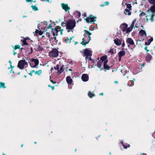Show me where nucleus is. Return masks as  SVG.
Masks as SVG:
<instances>
[{"instance_id":"nucleus-3","label":"nucleus","mask_w":155,"mask_h":155,"mask_svg":"<svg viewBox=\"0 0 155 155\" xmlns=\"http://www.w3.org/2000/svg\"><path fill=\"white\" fill-rule=\"evenodd\" d=\"M84 54L85 56V59L92 61L91 56L92 55V52L88 49L86 48L84 50Z\"/></svg>"},{"instance_id":"nucleus-19","label":"nucleus","mask_w":155,"mask_h":155,"mask_svg":"<svg viewBox=\"0 0 155 155\" xmlns=\"http://www.w3.org/2000/svg\"><path fill=\"white\" fill-rule=\"evenodd\" d=\"M124 13L126 15H130L131 14V12H130V10L128 9H125Z\"/></svg>"},{"instance_id":"nucleus-23","label":"nucleus","mask_w":155,"mask_h":155,"mask_svg":"<svg viewBox=\"0 0 155 155\" xmlns=\"http://www.w3.org/2000/svg\"><path fill=\"white\" fill-rule=\"evenodd\" d=\"M107 57L105 56H103L101 58V60L100 61H101L103 63L105 61H107L106 59Z\"/></svg>"},{"instance_id":"nucleus-35","label":"nucleus","mask_w":155,"mask_h":155,"mask_svg":"<svg viewBox=\"0 0 155 155\" xmlns=\"http://www.w3.org/2000/svg\"><path fill=\"white\" fill-rule=\"evenodd\" d=\"M134 85V82H132V81H130L128 84V86H133Z\"/></svg>"},{"instance_id":"nucleus-42","label":"nucleus","mask_w":155,"mask_h":155,"mask_svg":"<svg viewBox=\"0 0 155 155\" xmlns=\"http://www.w3.org/2000/svg\"><path fill=\"white\" fill-rule=\"evenodd\" d=\"M46 27L47 29H49L50 28H51L52 27V26H51V24H49Z\"/></svg>"},{"instance_id":"nucleus-40","label":"nucleus","mask_w":155,"mask_h":155,"mask_svg":"<svg viewBox=\"0 0 155 155\" xmlns=\"http://www.w3.org/2000/svg\"><path fill=\"white\" fill-rule=\"evenodd\" d=\"M145 15V13L144 12H142L140 14L139 16H144Z\"/></svg>"},{"instance_id":"nucleus-2","label":"nucleus","mask_w":155,"mask_h":155,"mask_svg":"<svg viewBox=\"0 0 155 155\" xmlns=\"http://www.w3.org/2000/svg\"><path fill=\"white\" fill-rule=\"evenodd\" d=\"M76 25V21L72 19L68 20L66 24V29L68 32H70L74 29Z\"/></svg>"},{"instance_id":"nucleus-25","label":"nucleus","mask_w":155,"mask_h":155,"mask_svg":"<svg viewBox=\"0 0 155 155\" xmlns=\"http://www.w3.org/2000/svg\"><path fill=\"white\" fill-rule=\"evenodd\" d=\"M88 95L90 97L92 98L94 96V94L93 93L89 91L88 93Z\"/></svg>"},{"instance_id":"nucleus-51","label":"nucleus","mask_w":155,"mask_h":155,"mask_svg":"<svg viewBox=\"0 0 155 155\" xmlns=\"http://www.w3.org/2000/svg\"><path fill=\"white\" fill-rule=\"evenodd\" d=\"M44 1H46L48 2H51V0H44Z\"/></svg>"},{"instance_id":"nucleus-7","label":"nucleus","mask_w":155,"mask_h":155,"mask_svg":"<svg viewBox=\"0 0 155 155\" xmlns=\"http://www.w3.org/2000/svg\"><path fill=\"white\" fill-rule=\"evenodd\" d=\"M114 41L116 45L117 46H120L121 44L122 39L120 37H115L114 39Z\"/></svg>"},{"instance_id":"nucleus-15","label":"nucleus","mask_w":155,"mask_h":155,"mask_svg":"<svg viewBox=\"0 0 155 155\" xmlns=\"http://www.w3.org/2000/svg\"><path fill=\"white\" fill-rule=\"evenodd\" d=\"M103 64V63L102 62H101V61H99L97 62V66L98 68L100 69V70H103V68H101V67Z\"/></svg>"},{"instance_id":"nucleus-13","label":"nucleus","mask_w":155,"mask_h":155,"mask_svg":"<svg viewBox=\"0 0 155 155\" xmlns=\"http://www.w3.org/2000/svg\"><path fill=\"white\" fill-rule=\"evenodd\" d=\"M130 45H133L134 43L133 40L130 38H128L126 41Z\"/></svg>"},{"instance_id":"nucleus-63","label":"nucleus","mask_w":155,"mask_h":155,"mask_svg":"<svg viewBox=\"0 0 155 155\" xmlns=\"http://www.w3.org/2000/svg\"><path fill=\"white\" fill-rule=\"evenodd\" d=\"M34 72H35V71H34V70H33V71H31V73H34Z\"/></svg>"},{"instance_id":"nucleus-8","label":"nucleus","mask_w":155,"mask_h":155,"mask_svg":"<svg viewBox=\"0 0 155 155\" xmlns=\"http://www.w3.org/2000/svg\"><path fill=\"white\" fill-rule=\"evenodd\" d=\"M61 6L62 9L66 12H69V10L70 9V8L69 6H68V4H66L64 3H62L61 4Z\"/></svg>"},{"instance_id":"nucleus-16","label":"nucleus","mask_w":155,"mask_h":155,"mask_svg":"<svg viewBox=\"0 0 155 155\" xmlns=\"http://www.w3.org/2000/svg\"><path fill=\"white\" fill-rule=\"evenodd\" d=\"M66 81L69 84H71L72 83V80L70 76H68L66 77Z\"/></svg>"},{"instance_id":"nucleus-5","label":"nucleus","mask_w":155,"mask_h":155,"mask_svg":"<svg viewBox=\"0 0 155 155\" xmlns=\"http://www.w3.org/2000/svg\"><path fill=\"white\" fill-rule=\"evenodd\" d=\"M26 65H28L27 63L25 60H22L18 62V67L20 69L22 70L24 69V66Z\"/></svg>"},{"instance_id":"nucleus-6","label":"nucleus","mask_w":155,"mask_h":155,"mask_svg":"<svg viewBox=\"0 0 155 155\" xmlns=\"http://www.w3.org/2000/svg\"><path fill=\"white\" fill-rule=\"evenodd\" d=\"M31 63H30L31 66L33 68H35L39 64V61L38 59H32L31 60Z\"/></svg>"},{"instance_id":"nucleus-54","label":"nucleus","mask_w":155,"mask_h":155,"mask_svg":"<svg viewBox=\"0 0 155 155\" xmlns=\"http://www.w3.org/2000/svg\"><path fill=\"white\" fill-rule=\"evenodd\" d=\"M63 30L62 29H61V31L60 33H61V35H62V31H63Z\"/></svg>"},{"instance_id":"nucleus-61","label":"nucleus","mask_w":155,"mask_h":155,"mask_svg":"<svg viewBox=\"0 0 155 155\" xmlns=\"http://www.w3.org/2000/svg\"><path fill=\"white\" fill-rule=\"evenodd\" d=\"M104 5H100V6H102V7H103V6H104Z\"/></svg>"},{"instance_id":"nucleus-31","label":"nucleus","mask_w":155,"mask_h":155,"mask_svg":"<svg viewBox=\"0 0 155 155\" xmlns=\"http://www.w3.org/2000/svg\"><path fill=\"white\" fill-rule=\"evenodd\" d=\"M63 66H62L60 68V69L58 71V72L59 74H61L64 71V70L63 69Z\"/></svg>"},{"instance_id":"nucleus-53","label":"nucleus","mask_w":155,"mask_h":155,"mask_svg":"<svg viewBox=\"0 0 155 155\" xmlns=\"http://www.w3.org/2000/svg\"><path fill=\"white\" fill-rule=\"evenodd\" d=\"M51 81L52 82L53 84H55L56 82L52 80H51Z\"/></svg>"},{"instance_id":"nucleus-1","label":"nucleus","mask_w":155,"mask_h":155,"mask_svg":"<svg viewBox=\"0 0 155 155\" xmlns=\"http://www.w3.org/2000/svg\"><path fill=\"white\" fill-rule=\"evenodd\" d=\"M84 37L83 38L81 44L83 45H86L91 40V38L90 35H91V34L86 30H84Z\"/></svg>"},{"instance_id":"nucleus-30","label":"nucleus","mask_w":155,"mask_h":155,"mask_svg":"<svg viewBox=\"0 0 155 155\" xmlns=\"http://www.w3.org/2000/svg\"><path fill=\"white\" fill-rule=\"evenodd\" d=\"M136 21V19H134L133 21H132V24L130 26L131 27H132V28H133V27L134 26V24L135 23Z\"/></svg>"},{"instance_id":"nucleus-4","label":"nucleus","mask_w":155,"mask_h":155,"mask_svg":"<svg viewBox=\"0 0 155 155\" xmlns=\"http://www.w3.org/2000/svg\"><path fill=\"white\" fill-rule=\"evenodd\" d=\"M58 55V51L56 48H54L51 51L49 54L50 57L55 58L57 57Z\"/></svg>"},{"instance_id":"nucleus-28","label":"nucleus","mask_w":155,"mask_h":155,"mask_svg":"<svg viewBox=\"0 0 155 155\" xmlns=\"http://www.w3.org/2000/svg\"><path fill=\"white\" fill-rule=\"evenodd\" d=\"M31 7L35 11H38V8L35 5H32Z\"/></svg>"},{"instance_id":"nucleus-44","label":"nucleus","mask_w":155,"mask_h":155,"mask_svg":"<svg viewBox=\"0 0 155 155\" xmlns=\"http://www.w3.org/2000/svg\"><path fill=\"white\" fill-rule=\"evenodd\" d=\"M109 2H107V1H106V2H105L104 3V5H109Z\"/></svg>"},{"instance_id":"nucleus-34","label":"nucleus","mask_w":155,"mask_h":155,"mask_svg":"<svg viewBox=\"0 0 155 155\" xmlns=\"http://www.w3.org/2000/svg\"><path fill=\"white\" fill-rule=\"evenodd\" d=\"M22 43L23 44V45H28L27 43L26 42V39H24L23 40Z\"/></svg>"},{"instance_id":"nucleus-56","label":"nucleus","mask_w":155,"mask_h":155,"mask_svg":"<svg viewBox=\"0 0 155 155\" xmlns=\"http://www.w3.org/2000/svg\"><path fill=\"white\" fill-rule=\"evenodd\" d=\"M119 61H120L121 60V56H119Z\"/></svg>"},{"instance_id":"nucleus-29","label":"nucleus","mask_w":155,"mask_h":155,"mask_svg":"<svg viewBox=\"0 0 155 155\" xmlns=\"http://www.w3.org/2000/svg\"><path fill=\"white\" fill-rule=\"evenodd\" d=\"M0 87H3L4 88H6V87L5 86V83L2 82H0Z\"/></svg>"},{"instance_id":"nucleus-39","label":"nucleus","mask_w":155,"mask_h":155,"mask_svg":"<svg viewBox=\"0 0 155 155\" xmlns=\"http://www.w3.org/2000/svg\"><path fill=\"white\" fill-rule=\"evenodd\" d=\"M149 2L151 4H154L155 5V0H149Z\"/></svg>"},{"instance_id":"nucleus-33","label":"nucleus","mask_w":155,"mask_h":155,"mask_svg":"<svg viewBox=\"0 0 155 155\" xmlns=\"http://www.w3.org/2000/svg\"><path fill=\"white\" fill-rule=\"evenodd\" d=\"M20 46L19 45H16L14 49L15 50L18 48L20 49H23V48H20Z\"/></svg>"},{"instance_id":"nucleus-52","label":"nucleus","mask_w":155,"mask_h":155,"mask_svg":"<svg viewBox=\"0 0 155 155\" xmlns=\"http://www.w3.org/2000/svg\"><path fill=\"white\" fill-rule=\"evenodd\" d=\"M109 52L111 53L112 54L113 53V50H110L109 51Z\"/></svg>"},{"instance_id":"nucleus-20","label":"nucleus","mask_w":155,"mask_h":155,"mask_svg":"<svg viewBox=\"0 0 155 155\" xmlns=\"http://www.w3.org/2000/svg\"><path fill=\"white\" fill-rule=\"evenodd\" d=\"M125 54V52L124 51H120L118 53L119 56H121V57L123 56Z\"/></svg>"},{"instance_id":"nucleus-57","label":"nucleus","mask_w":155,"mask_h":155,"mask_svg":"<svg viewBox=\"0 0 155 155\" xmlns=\"http://www.w3.org/2000/svg\"><path fill=\"white\" fill-rule=\"evenodd\" d=\"M51 88L53 90L54 89V87L53 86H51Z\"/></svg>"},{"instance_id":"nucleus-48","label":"nucleus","mask_w":155,"mask_h":155,"mask_svg":"<svg viewBox=\"0 0 155 155\" xmlns=\"http://www.w3.org/2000/svg\"><path fill=\"white\" fill-rule=\"evenodd\" d=\"M125 46V43L124 42H123L122 43V47H124Z\"/></svg>"},{"instance_id":"nucleus-18","label":"nucleus","mask_w":155,"mask_h":155,"mask_svg":"<svg viewBox=\"0 0 155 155\" xmlns=\"http://www.w3.org/2000/svg\"><path fill=\"white\" fill-rule=\"evenodd\" d=\"M121 143L124 149H127V147H130V145L129 144L127 143H124L123 141L121 142Z\"/></svg>"},{"instance_id":"nucleus-58","label":"nucleus","mask_w":155,"mask_h":155,"mask_svg":"<svg viewBox=\"0 0 155 155\" xmlns=\"http://www.w3.org/2000/svg\"><path fill=\"white\" fill-rule=\"evenodd\" d=\"M39 27H40V25L38 24V29H39Z\"/></svg>"},{"instance_id":"nucleus-41","label":"nucleus","mask_w":155,"mask_h":155,"mask_svg":"<svg viewBox=\"0 0 155 155\" xmlns=\"http://www.w3.org/2000/svg\"><path fill=\"white\" fill-rule=\"evenodd\" d=\"M54 68L57 70H58L59 69V65L58 64H57L56 67H54Z\"/></svg>"},{"instance_id":"nucleus-22","label":"nucleus","mask_w":155,"mask_h":155,"mask_svg":"<svg viewBox=\"0 0 155 155\" xmlns=\"http://www.w3.org/2000/svg\"><path fill=\"white\" fill-rule=\"evenodd\" d=\"M153 6H151L150 8V10L153 13L155 12V5L154 4H153Z\"/></svg>"},{"instance_id":"nucleus-21","label":"nucleus","mask_w":155,"mask_h":155,"mask_svg":"<svg viewBox=\"0 0 155 155\" xmlns=\"http://www.w3.org/2000/svg\"><path fill=\"white\" fill-rule=\"evenodd\" d=\"M133 28L131 27V26H130L128 28H127L126 29V31H125L126 33H128L131 31Z\"/></svg>"},{"instance_id":"nucleus-12","label":"nucleus","mask_w":155,"mask_h":155,"mask_svg":"<svg viewBox=\"0 0 155 155\" xmlns=\"http://www.w3.org/2000/svg\"><path fill=\"white\" fill-rule=\"evenodd\" d=\"M127 26L128 25L127 24L125 23H123L120 25V27L121 29H122V31H126V28L127 27Z\"/></svg>"},{"instance_id":"nucleus-38","label":"nucleus","mask_w":155,"mask_h":155,"mask_svg":"<svg viewBox=\"0 0 155 155\" xmlns=\"http://www.w3.org/2000/svg\"><path fill=\"white\" fill-rule=\"evenodd\" d=\"M155 15V14L154 13H153V14L150 17V20L152 22L153 21V17Z\"/></svg>"},{"instance_id":"nucleus-55","label":"nucleus","mask_w":155,"mask_h":155,"mask_svg":"<svg viewBox=\"0 0 155 155\" xmlns=\"http://www.w3.org/2000/svg\"><path fill=\"white\" fill-rule=\"evenodd\" d=\"M14 55H15L16 54H17V53L16 52H15V51L14 50Z\"/></svg>"},{"instance_id":"nucleus-45","label":"nucleus","mask_w":155,"mask_h":155,"mask_svg":"<svg viewBox=\"0 0 155 155\" xmlns=\"http://www.w3.org/2000/svg\"><path fill=\"white\" fill-rule=\"evenodd\" d=\"M39 31L38 30L36 29L35 31V34L36 35L38 34Z\"/></svg>"},{"instance_id":"nucleus-26","label":"nucleus","mask_w":155,"mask_h":155,"mask_svg":"<svg viewBox=\"0 0 155 155\" xmlns=\"http://www.w3.org/2000/svg\"><path fill=\"white\" fill-rule=\"evenodd\" d=\"M75 16L78 17H79L81 16V13L80 12L78 11H76L75 12Z\"/></svg>"},{"instance_id":"nucleus-27","label":"nucleus","mask_w":155,"mask_h":155,"mask_svg":"<svg viewBox=\"0 0 155 155\" xmlns=\"http://www.w3.org/2000/svg\"><path fill=\"white\" fill-rule=\"evenodd\" d=\"M151 57L150 55H147L146 57V60L147 61H149L151 59Z\"/></svg>"},{"instance_id":"nucleus-62","label":"nucleus","mask_w":155,"mask_h":155,"mask_svg":"<svg viewBox=\"0 0 155 155\" xmlns=\"http://www.w3.org/2000/svg\"><path fill=\"white\" fill-rule=\"evenodd\" d=\"M27 2H30L31 1V0H26Z\"/></svg>"},{"instance_id":"nucleus-10","label":"nucleus","mask_w":155,"mask_h":155,"mask_svg":"<svg viewBox=\"0 0 155 155\" xmlns=\"http://www.w3.org/2000/svg\"><path fill=\"white\" fill-rule=\"evenodd\" d=\"M60 28V27L56 26L54 29H52V32L54 36L58 35V33L59 31Z\"/></svg>"},{"instance_id":"nucleus-43","label":"nucleus","mask_w":155,"mask_h":155,"mask_svg":"<svg viewBox=\"0 0 155 155\" xmlns=\"http://www.w3.org/2000/svg\"><path fill=\"white\" fill-rule=\"evenodd\" d=\"M46 35L47 36H48V38H50V34L49 32H46Z\"/></svg>"},{"instance_id":"nucleus-9","label":"nucleus","mask_w":155,"mask_h":155,"mask_svg":"<svg viewBox=\"0 0 155 155\" xmlns=\"http://www.w3.org/2000/svg\"><path fill=\"white\" fill-rule=\"evenodd\" d=\"M97 18L96 17H94L92 15L90 16L89 17H87L85 19L86 20V21L87 23H89L90 22H94L96 21Z\"/></svg>"},{"instance_id":"nucleus-46","label":"nucleus","mask_w":155,"mask_h":155,"mask_svg":"<svg viewBox=\"0 0 155 155\" xmlns=\"http://www.w3.org/2000/svg\"><path fill=\"white\" fill-rule=\"evenodd\" d=\"M43 24L44 25H48V23L46 21L44 22Z\"/></svg>"},{"instance_id":"nucleus-17","label":"nucleus","mask_w":155,"mask_h":155,"mask_svg":"<svg viewBox=\"0 0 155 155\" xmlns=\"http://www.w3.org/2000/svg\"><path fill=\"white\" fill-rule=\"evenodd\" d=\"M139 35L142 36H143V35H145V36H146V33L145 31L143 30H141L139 32Z\"/></svg>"},{"instance_id":"nucleus-11","label":"nucleus","mask_w":155,"mask_h":155,"mask_svg":"<svg viewBox=\"0 0 155 155\" xmlns=\"http://www.w3.org/2000/svg\"><path fill=\"white\" fill-rule=\"evenodd\" d=\"M81 78L83 81L84 82L87 81L88 80V76L86 74H84L82 76Z\"/></svg>"},{"instance_id":"nucleus-59","label":"nucleus","mask_w":155,"mask_h":155,"mask_svg":"<svg viewBox=\"0 0 155 155\" xmlns=\"http://www.w3.org/2000/svg\"><path fill=\"white\" fill-rule=\"evenodd\" d=\"M53 38L55 40H56V38L55 37H54Z\"/></svg>"},{"instance_id":"nucleus-49","label":"nucleus","mask_w":155,"mask_h":155,"mask_svg":"<svg viewBox=\"0 0 155 155\" xmlns=\"http://www.w3.org/2000/svg\"><path fill=\"white\" fill-rule=\"evenodd\" d=\"M71 38L70 39H68V42H67L66 43L68 42L69 43H70L71 42Z\"/></svg>"},{"instance_id":"nucleus-24","label":"nucleus","mask_w":155,"mask_h":155,"mask_svg":"<svg viewBox=\"0 0 155 155\" xmlns=\"http://www.w3.org/2000/svg\"><path fill=\"white\" fill-rule=\"evenodd\" d=\"M153 41V39L150 38V39L148 40L147 42H146L145 43V45H149L150 43Z\"/></svg>"},{"instance_id":"nucleus-47","label":"nucleus","mask_w":155,"mask_h":155,"mask_svg":"<svg viewBox=\"0 0 155 155\" xmlns=\"http://www.w3.org/2000/svg\"><path fill=\"white\" fill-rule=\"evenodd\" d=\"M38 33H39V35H41L42 34V32L41 31H39Z\"/></svg>"},{"instance_id":"nucleus-32","label":"nucleus","mask_w":155,"mask_h":155,"mask_svg":"<svg viewBox=\"0 0 155 155\" xmlns=\"http://www.w3.org/2000/svg\"><path fill=\"white\" fill-rule=\"evenodd\" d=\"M37 49L38 51H41L43 48L41 45H38V46Z\"/></svg>"},{"instance_id":"nucleus-50","label":"nucleus","mask_w":155,"mask_h":155,"mask_svg":"<svg viewBox=\"0 0 155 155\" xmlns=\"http://www.w3.org/2000/svg\"><path fill=\"white\" fill-rule=\"evenodd\" d=\"M144 49L146 50V51H147V52H148L149 51V50H147V46L145 47V48H144Z\"/></svg>"},{"instance_id":"nucleus-37","label":"nucleus","mask_w":155,"mask_h":155,"mask_svg":"<svg viewBox=\"0 0 155 155\" xmlns=\"http://www.w3.org/2000/svg\"><path fill=\"white\" fill-rule=\"evenodd\" d=\"M42 73V71L41 70H39L38 71H36L35 72V74L39 75Z\"/></svg>"},{"instance_id":"nucleus-14","label":"nucleus","mask_w":155,"mask_h":155,"mask_svg":"<svg viewBox=\"0 0 155 155\" xmlns=\"http://www.w3.org/2000/svg\"><path fill=\"white\" fill-rule=\"evenodd\" d=\"M107 61H105L103 62L104 68V69L109 70L110 67L107 65Z\"/></svg>"},{"instance_id":"nucleus-36","label":"nucleus","mask_w":155,"mask_h":155,"mask_svg":"<svg viewBox=\"0 0 155 155\" xmlns=\"http://www.w3.org/2000/svg\"><path fill=\"white\" fill-rule=\"evenodd\" d=\"M127 8H128V9H131V5L130 4H127L126 5Z\"/></svg>"},{"instance_id":"nucleus-64","label":"nucleus","mask_w":155,"mask_h":155,"mask_svg":"<svg viewBox=\"0 0 155 155\" xmlns=\"http://www.w3.org/2000/svg\"><path fill=\"white\" fill-rule=\"evenodd\" d=\"M103 93H102L100 94L99 95H103Z\"/></svg>"},{"instance_id":"nucleus-60","label":"nucleus","mask_w":155,"mask_h":155,"mask_svg":"<svg viewBox=\"0 0 155 155\" xmlns=\"http://www.w3.org/2000/svg\"><path fill=\"white\" fill-rule=\"evenodd\" d=\"M84 16V17H86V14L85 13L83 15Z\"/></svg>"}]
</instances>
